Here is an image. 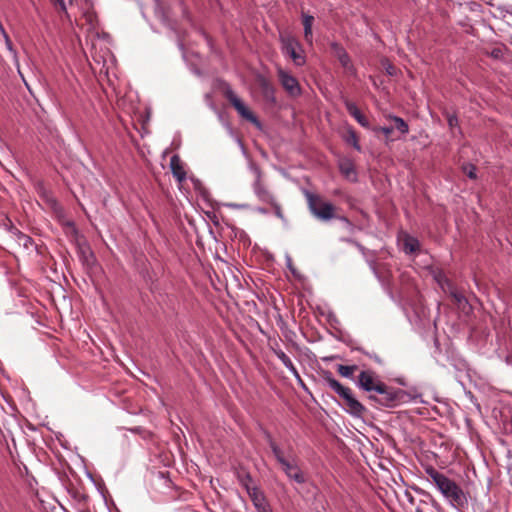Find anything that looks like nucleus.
I'll use <instances>...</instances> for the list:
<instances>
[{"label": "nucleus", "mask_w": 512, "mask_h": 512, "mask_svg": "<svg viewBox=\"0 0 512 512\" xmlns=\"http://www.w3.org/2000/svg\"><path fill=\"white\" fill-rule=\"evenodd\" d=\"M357 386L370 394L369 399L377 402L381 406H396L403 395V391L387 386L381 381L375 371L371 369L362 370L356 381Z\"/></svg>", "instance_id": "1"}, {"label": "nucleus", "mask_w": 512, "mask_h": 512, "mask_svg": "<svg viewBox=\"0 0 512 512\" xmlns=\"http://www.w3.org/2000/svg\"><path fill=\"white\" fill-rule=\"evenodd\" d=\"M425 472L441 494L456 509L461 510L468 505V499L463 489L453 480L440 473L432 466H427Z\"/></svg>", "instance_id": "2"}, {"label": "nucleus", "mask_w": 512, "mask_h": 512, "mask_svg": "<svg viewBox=\"0 0 512 512\" xmlns=\"http://www.w3.org/2000/svg\"><path fill=\"white\" fill-rule=\"evenodd\" d=\"M325 383L332 389L342 400L344 409L355 417H362L366 412V408L353 395L349 387L342 385L333 378L330 372H326L323 376Z\"/></svg>", "instance_id": "3"}, {"label": "nucleus", "mask_w": 512, "mask_h": 512, "mask_svg": "<svg viewBox=\"0 0 512 512\" xmlns=\"http://www.w3.org/2000/svg\"><path fill=\"white\" fill-rule=\"evenodd\" d=\"M308 208L311 214L320 221L328 222L337 217V207L326 201L321 195L305 191Z\"/></svg>", "instance_id": "4"}, {"label": "nucleus", "mask_w": 512, "mask_h": 512, "mask_svg": "<svg viewBox=\"0 0 512 512\" xmlns=\"http://www.w3.org/2000/svg\"><path fill=\"white\" fill-rule=\"evenodd\" d=\"M255 180L253 190L260 202L268 204L279 219H284L281 205L277 202L274 194L269 190L268 185L263 180V173L258 167H253Z\"/></svg>", "instance_id": "5"}, {"label": "nucleus", "mask_w": 512, "mask_h": 512, "mask_svg": "<svg viewBox=\"0 0 512 512\" xmlns=\"http://www.w3.org/2000/svg\"><path fill=\"white\" fill-rule=\"evenodd\" d=\"M224 97L234 107L238 114L245 120L260 126V123L254 113L242 102V100L227 86L223 91Z\"/></svg>", "instance_id": "6"}, {"label": "nucleus", "mask_w": 512, "mask_h": 512, "mask_svg": "<svg viewBox=\"0 0 512 512\" xmlns=\"http://www.w3.org/2000/svg\"><path fill=\"white\" fill-rule=\"evenodd\" d=\"M282 43L283 53L291 57L293 62L297 66H302L305 63V57L303 55V50L297 39H295L291 35H281L280 37Z\"/></svg>", "instance_id": "7"}, {"label": "nucleus", "mask_w": 512, "mask_h": 512, "mask_svg": "<svg viewBox=\"0 0 512 512\" xmlns=\"http://www.w3.org/2000/svg\"><path fill=\"white\" fill-rule=\"evenodd\" d=\"M241 482L246 488L247 493L258 512H272L263 492L256 487L249 486V482H251V477L249 475H246Z\"/></svg>", "instance_id": "8"}, {"label": "nucleus", "mask_w": 512, "mask_h": 512, "mask_svg": "<svg viewBox=\"0 0 512 512\" xmlns=\"http://www.w3.org/2000/svg\"><path fill=\"white\" fill-rule=\"evenodd\" d=\"M277 75L281 85L290 96L296 97L301 94L300 84L294 76L290 75L282 68L278 69Z\"/></svg>", "instance_id": "9"}, {"label": "nucleus", "mask_w": 512, "mask_h": 512, "mask_svg": "<svg viewBox=\"0 0 512 512\" xmlns=\"http://www.w3.org/2000/svg\"><path fill=\"white\" fill-rule=\"evenodd\" d=\"M331 49L333 55L338 59V61L340 62L341 66L345 69V71L349 74H354V66L345 49L338 43H332Z\"/></svg>", "instance_id": "10"}, {"label": "nucleus", "mask_w": 512, "mask_h": 512, "mask_svg": "<svg viewBox=\"0 0 512 512\" xmlns=\"http://www.w3.org/2000/svg\"><path fill=\"white\" fill-rule=\"evenodd\" d=\"M266 441L271 448L276 460L283 465L287 460L292 457V448L289 447L288 453L285 452L277 445V443L273 440L272 436L269 433H265Z\"/></svg>", "instance_id": "11"}, {"label": "nucleus", "mask_w": 512, "mask_h": 512, "mask_svg": "<svg viewBox=\"0 0 512 512\" xmlns=\"http://www.w3.org/2000/svg\"><path fill=\"white\" fill-rule=\"evenodd\" d=\"M283 471L297 483H304L305 477L299 467L294 463L293 456L282 465Z\"/></svg>", "instance_id": "12"}, {"label": "nucleus", "mask_w": 512, "mask_h": 512, "mask_svg": "<svg viewBox=\"0 0 512 512\" xmlns=\"http://www.w3.org/2000/svg\"><path fill=\"white\" fill-rule=\"evenodd\" d=\"M170 168L173 176L179 181L182 182L186 179V172L183 167V163L179 157V155L175 154L170 159Z\"/></svg>", "instance_id": "13"}, {"label": "nucleus", "mask_w": 512, "mask_h": 512, "mask_svg": "<svg viewBox=\"0 0 512 512\" xmlns=\"http://www.w3.org/2000/svg\"><path fill=\"white\" fill-rule=\"evenodd\" d=\"M345 107L348 113L364 128H369L368 119L361 113L355 103L345 100Z\"/></svg>", "instance_id": "14"}, {"label": "nucleus", "mask_w": 512, "mask_h": 512, "mask_svg": "<svg viewBox=\"0 0 512 512\" xmlns=\"http://www.w3.org/2000/svg\"><path fill=\"white\" fill-rule=\"evenodd\" d=\"M314 22V17L311 15L303 14L302 23L304 26V39L307 43L312 44L313 34H312V25Z\"/></svg>", "instance_id": "15"}, {"label": "nucleus", "mask_w": 512, "mask_h": 512, "mask_svg": "<svg viewBox=\"0 0 512 512\" xmlns=\"http://www.w3.org/2000/svg\"><path fill=\"white\" fill-rule=\"evenodd\" d=\"M275 355L277 358L282 362V364L297 378H299L298 371L291 361V359L282 351V350H275Z\"/></svg>", "instance_id": "16"}, {"label": "nucleus", "mask_w": 512, "mask_h": 512, "mask_svg": "<svg viewBox=\"0 0 512 512\" xmlns=\"http://www.w3.org/2000/svg\"><path fill=\"white\" fill-rule=\"evenodd\" d=\"M433 277L443 291L446 292L452 288V283L446 277L445 273L442 270H436L433 274Z\"/></svg>", "instance_id": "17"}, {"label": "nucleus", "mask_w": 512, "mask_h": 512, "mask_svg": "<svg viewBox=\"0 0 512 512\" xmlns=\"http://www.w3.org/2000/svg\"><path fill=\"white\" fill-rule=\"evenodd\" d=\"M260 87L264 97L267 100L274 101V87L271 85V83L266 79L262 78L260 80Z\"/></svg>", "instance_id": "18"}, {"label": "nucleus", "mask_w": 512, "mask_h": 512, "mask_svg": "<svg viewBox=\"0 0 512 512\" xmlns=\"http://www.w3.org/2000/svg\"><path fill=\"white\" fill-rule=\"evenodd\" d=\"M358 370L357 365H338L337 372L345 378L353 379V374Z\"/></svg>", "instance_id": "19"}, {"label": "nucleus", "mask_w": 512, "mask_h": 512, "mask_svg": "<svg viewBox=\"0 0 512 512\" xmlns=\"http://www.w3.org/2000/svg\"><path fill=\"white\" fill-rule=\"evenodd\" d=\"M345 141L348 144H351L356 150L360 151L361 147L359 145V139L355 132V130L352 127H349L347 129L346 135H345Z\"/></svg>", "instance_id": "20"}, {"label": "nucleus", "mask_w": 512, "mask_h": 512, "mask_svg": "<svg viewBox=\"0 0 512 512\" xmlns=\"http://www.w3.org/2000/svg\"><path fill=\"white\" fill-rule=\"evenodd\" d=\"M390 120L394 122V129L398 130L401 134H407L409 132L408 124L398 116H389Z\"/></svg>", "instance_id": "21"}, {"label": "nucleus", "mask_w": 512, "mask_h": 512, "mask_svg": "<svg viewBox=\"0 0 512 512\" xmlns=\"http://www.w3.org/2000/svg\"><path fill=\"white\" fill-rule=\"evenodd\" d=\"M419 249V242L412 237H408L404 242V251L408 254L415 253Z\"/></svg>", "instance_id": "22"}, {"label": "nucleus", "mask_w": 512, "mask_h": 512, "mask_svg": "<svg viewBox=\"0 0 512 512\" xmlns=\"http://www.w3.org/2000/svg\"><path fill=\"white\" fill-rule=\"evenodd\" d=\"M448 291H449V293H450V296H451V298H452L453 302H454L455 304H457L459 307H461V306H463L464 304H466V303H467L466 298H465L462 294L458 293V292L454 289V287H453V286H452V288H451V289H449Z\"/></svg>", "instance_id": "23"}, {"label": "nucleus", "mask_w": 512, "mask_h": 512, "mask_svg": "<svg viewBox=\"0 0 512 512\" xmlns=\"http://www.w3.org/2000/svg\"><path fill=\"white\" fill-rule=\"evenodd\" d=\"M340 170L346 177H349L355 172L353 164L349 160H345L340 163Z\"/></svg>", "instance_id": "24"}, {"label": "nucleus", "mask_w": 512, "mask_h": 512, "mask_svg": "<svg viewBox=\"0 0 512 512\" xmlns=\"http://www.w3.org/2000/svg\"><path fill=\"white\" fill-rule=\"evenodd\" d=\"M0 31L4 37V40H5V44H6V47L9 51L11 52H14V49H13V44H12V41L9 37V35L7 34V32L5 31L3 25L0 23Z\"/></svg>", "instance_id": "25"}, {"label": "nucleus", "mask_w": 512, "mask_h": 512, "mask_svg": "<svg viewBox=\"0 0 512 512\" xmlns=\"http://www.w3.org/2000/svg\"><path fill=\"white\" fill-rule=\"evenodd\" d=\"M475 170H476V168L473 165H469V166L464 167V172L471 179H475L476 178Z\"/></svg>", "instance_id": "26"}, {"label": "nucleus", "mask_w": 512, "mask_h": 512, "mask_svg": "<svg viewBox=\"0 0 512 512\" xmlns=\"http://www.w3.org/2000/svg\"><path fill=\"white\" fill-rule=\"evenodd\" d=\"M393 127H377L374 128V131L383 133L386 137L390 136L393 132Z\"/></svg>", "instance_id": "27"}, {"label": "nucleus", "mask_w": 512, "mask_h": 512, "mask_svg": "<svg viewBox=\"0 0 512 512\" xmlns=\"http://www.w3.org/2000/svg\"><path fill=\"white\" fill-rule=\"evenodd\" d=\"M56 7H59L61 11H66L64 0H50Z\"/></svg>", "instance_id": "28"}, {"label": "nucleus", "mask_w": 512, "mask_h": 512, "mask_svg": "<svg viewBox=\"0 0 512 512\" xmlns=\"http://www.w3.org/2000/svg\"><path fill=\"white\" fill-rule=\"evenodd\" d=\"M458 123V119L455 115L448 116V124L450 127L456 126Z\"/></svg>", "instance_id": "29"}, {"label": "nucleus", "mask_w": 512, "mask_h": 512, "mask_svg": "<svg viewBox=\"0 0 512 512\" xmlns=\"http://www.w3.org/2000/svg\"><path fill=\"white\" fill-rule=\"evenodd\" d=\"M501 55H502V51L500 49H494L492 51V56L494 58H499V57H501Z\"/></svg>", "instance_id": "30"}, {"label": "nucleus", "mask_w": 512, "mask_h": 512, "mask_svg": "<svg viewBox=\"0 0 512 512\" xmlns=\"http://www.w3.org/2000/svg\"><path fill=\"white\" fill-rule=\"evenodd\" d=\"M258 211H259L260 213H262V214H266V213H268V210H267V209H265V208H259V209H258Z\"/></svg>", "instance_id": "31"}, {"label": "nucleus", "mask_w": 512, "mask_h": 512, "mask_svg": "<svg viewBox=\"0 0 512 512\" xmlns=\"http://www.w3.org/2000/svg\"><path fill=\"white\" fill-rule=\"evenodd\" d=\"M511 15H512V11H511Z\"/></svg>", "instance_id": "32"}]
</instances>
